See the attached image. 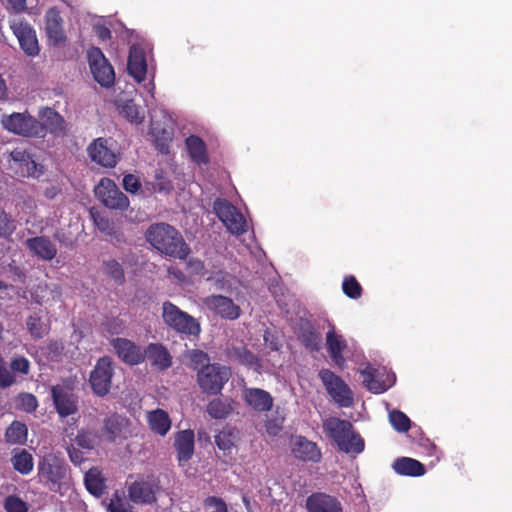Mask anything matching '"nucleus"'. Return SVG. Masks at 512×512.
<instances>
[{"mask_svg":"<svg viewBox=\"0 0 512 512\" xmlns=\"http://www.w3.org/2000/svg\"><path fill=\"white\" fill-rule=\"evenodd\" d=\"M123 420L118 415H112L104 421V433L110 442H114L122 433Z\"/></svg>","mask_w":512,"mask_h":512,"instance_id":"c03bdc74","label":"nucleus"},{"mask_svg":"<svg viewBox=\"0 0 512 512\" xmlns=\"http://www.w3.org/2000/svg\"><path fill=\"white\" fill-rule=\"evenodd\" d=\"M38 476L41 482L53 489L65 478L66 466L56 456L46 455L38 463Z\"/></svg>","mask_w":512,"mask_h":512,"instance_id":"f8f14e48","label":"nucleus"},{"mask_svg":"<svg viewBox=\"0 0 512 512\" xmlns=\"http://www.w3.org/2000/svg\"><path fill=\"white\" fill-rule=\"evenodd\" d=\"M194 432L190 429L176 433L174 446L180 466H184L192 458L195 447Z\"/></svg>","mask_w":512,"mask_h":512,"instance_id":"4be33fe9","label":"nucleus"},{"mask_svg":"<svg viewBox=\"0 0 512 512\" xmlns=\"http://www.w3.org/2000/svg\"><path fill=\"white\" fill-rule=\"evenodd\" d=\"M393 469L399 475L411 477L423 476L426 472L425 466L420 461L409 457L396 459L393 463Z\"/></svg>","mask_w":512,"mask_h":512,"instance_id":"7c9ffc66","label":"nucleus"},{"mask_svg":"<svg viewBox=\"0 0 512 512\" xmlns=\"http://www.w3.org/2000/svg\"><path fill=\"white\" fill-rule=\"evenodd\" d=\"M97 35L101 40L105 41L111 38V31L105 26H100L97 28Z\"/></svg>","mask_w":512,"mask_h":512,"instance_id":"338daca9","label":"nucleus"},{"mask_svg":"<svg viewBox=\"0 0 512 512\" xmlns=\"http://www.w3.org/2000/svg\"><path fill=\"white\" fill-rule=\"evenodd\" d=\"M305 508L308 512H343L340 499L325 492H313L306 498Z\"/></svg>","mask_w":512,"mask_h":512,"instance_id":"2eb2a0df","label":"nucleus"},{"mask_svg":"<svg viewBox=\"0 0 512 512\" xmlns=\"http://www.w3.org/2000/svg\"><path fill=\"white\" fill-rule=\"evenodd\" d=\"M113 373L112 359L108 356L99 358L89 377L92 391L97 396L103 397L109 393Z\"/></svg>","mask_w":512,"mask_h":512,"instance_id":"9b49d317","label":"nucleus"},{"mask_svg":"<svg viewBox=\"0 0 512 512\" xmlns=\"http://www.w3.org/2000/svg\"><path fill=\"white\" fill-rule=\"evenodd\" d=\"M115 353L124 363L128 365H137L145 360L140 346L126 338H114L110 341Z\"/></svg>","mask_w":512,"mask_h":512,"instance_id":"dca6fc26","label":"nucleus"},{"mask_svg":"<svg viewBox=\"0 0 512 512\" xmlns=\"http://www.w3.org/2000/svg\"><path fill=\"white\" fill-rule=\"evenodd\" d=\"M87 58L95 81L102 87L109 88L113 86L115 82V72L102 50L98 47L89 48Z\"/></svg>","mask_w":512,"mask_h":512,"instance_id":"1a4fd4ad","label":"nucleus"},{"mask_svg":"<svg viewBox=\"0 0 512 512\" xmlns=\"http://www.w3.org/2000/svg\"><path fill=\"white\" fill-rule=\"evenodd\" d=\"M101 328L106 335H119L125 329V323L119 317H105L101 322Z\"/></svg>","mask_w":512,"mask_h":512,"instance_id":"8fccbe9b","label":"nucleus"},{"mask_svg":"<svg viewBox=\"0 0 512 512\" xmlns=\"http://www.w3.org/2000/svg\"><path fill=\"white\" fill-rule=\"evenodd\" d=\"M15 172L22 177H39L43 173L42 166L36 163L33 155L26 149L16 147L10 152Z\"/></svg>","mask_w":512,"mask_h":512,"instance_id":"ddd939ff","label":"nucleus"},{"mask_svg":"<svg viewBox=\"0 0 512 512\" xmlns=\"http://www.w3.org/2000/svg\"><path fill=\"white\" fill-rule=\"evenodd\" d=\"M30 367L29 360L24 356H16L10 362V369L13 373L27 375L30 372Z\"/></svg>","mask_w":512,"mask_h":512,"instance_id":"bf43d9fd","label":"nucleus"},{"mask_svg":"<svg viewBox=\"0 0 512 512\" xmlns=\"http://www.w3.org/2000/svg\"><path fill=\"white\" fill-rule=\"evenodd\" d=\"M94 192L98 200L109 209L124 211L129 207L128 197L109 178H102Z\"/></svg>","mask_w":512,"mask_h":512,"instance_id":"9d476101","label":"nucleus"},{"mask_svg":"<svg viewBox=\"0 0 512 512\" xmlns=\"http://www.w3.org/2000/svg\"><path fill=\"white\" fill-rule=\"evenodd\" d=\"M298 338L306 349L318 351L321 345V334L316 330L309 320H301L298 328Z\"/></svg>","mask_w":512,"mask_h":512,"instance_id":"c85d7f7f","label":"nucleus"},{"mask_svg":"<svg viewBox=\"0 0 512 512\" xmlns=\"http://www.w3.org/2000/svg\"><path fill=\"white\" fill-rule=\"evenodd\" d=\"M186 146L190 158L198 165L209 163V156L205 142L196 135H191L186 139Z\"/></svg>","mask_w":512,"mask_h":512,"instance_id":"72a5a7b5","label":"nucleus"},{"mask_svg":"<svg viewBox=\"0 0 512 512\" xmlns=\"http://www.w3.org/2000/svg\"><path fill=\"white\" fill-rule=\"evenodd\" d=\"M236 402L231 397H217L210 400L206 412L213 419H226L235 409Z\"/></svg>","mask_w":512,"mask_h":512,"instance_id":"c756f323","label":"nucleus"},{"mask_svg":"<svg viewBox=\"0 0 512 512\" xmlns=\"http://www.w3.org/2000/svg\"><path fill=\"white\" fill-rule=\"evenodd\" d=\"M51 395L55 409L61 417L70 416L77 411V404L72 394L61 385L53 386Z\"/></svg>","mask_w":512,"mask_h":512,"instance_id":"393cba45","label":"nucleus"},{"mask_svg":"<svg viewBox=\"0 0 512 512\" xmlns=\"http://www.w3.org/2000/svg\"><path fill=\"white\" fill-rule=\"evenodd\" d=\"M319 378L327 393L341 407H350L354 401V395L345 381L329 369H321Z\"/></svg>","mask_w":512,"mask_h":512,"instance_id":"6e6552de","label":"nucleus"},{"mask_svg":"<svg viewBox=\"0 0 512 512\" xmlns=\"http://www.w3.org/2000/svg\"><path fill=\"white\" fill-rule=\"evenodd\" d=\"M162 319L169 328L179 334L198 337L201 332V326L197 319L170 301H165L162 304Z\"/></svg>","mask_w":512,"mask_h":512,"instance_id":"7ed1b4c3","label":"nucleus"},{"mask_svg":"<svg viewBox=\"0 0 512 512\" xmlns=\"http://www.w3.org/2000/svg\"><path fill=\"white\" fill-rule=\"evenodd\" d=\"M15 402L17 408L26 413H33L38 408V400L36 396L31 393H19L16 397Z\"/></svg>","mask_w":512,"mask_h":512,"instance_id":"49530a36","label":"nucleus"},{"mask_svg":"<svg viewBox=\"0 0 512 512\" xmlns=\"http://www.w3.org/2000/svg\"><path fill=\"white\" fill-rule=\"evenodd\" d=\"M389 421L392 427L398 432H407L411 427L409 417L400 410H393L389 413Z\"/></svg>","mask_w":512,"mask_h":512,"instance_id":"09e8293b","label":"nucleus"},{"mask_svg":"<svg viewBox=\"0 0 512 512\" xmlns=\"http://www.w3.org/2000/svg\"><path fill=\"white\" fill-rule=\"evenodd\" d=\"M127 70L134 80L141 83L147 74V60L144 49L139 45H132L129 50Z\"/></svg>","mask_w":512,"mask_h":512,"instance_id":"412c9836","label":"nucleus"},{"mask_svg":"<svg viewBox=\"0 0 512 512\" xmlns=\"http://www.w3.org/2000/svg\"><path fill=\"white\" fill-rule=\"evenodd\" d=\"M26 247L39 259L50 261L57 254L56 245L45 236H37L26 240Z\"/></svg>","mask_w":512,"mask_h":512,"instance_id":"bb28decb","label":"nucleus"},{"mask_svg":"<svg viewBox=\"0 0 512 512\" xmlns=\"http://www.w3.org/2000/svg\"><path fill=\"white\" fill-rule=\"evenodd\" d=\"M41 117L43 122H41L45 126V132L47 130L52 134L59 135L63 133L65 130V121L63 117L52 108H45L41 113Z\"/></svg>","mask_w":512,"mask_h":512,"instance_id":"c9c22d12","label":"nucleus"},{"mask_svg":"<svg viewBox=\"0 0 512 512\" xmlns=\"http://www.w3.org/2000/svg\"><path fill=\"white\" fill-rule=\"evenodd\" d=\"M87 153L92 162L106 168H113L117 164L116 154L108 147V140L99 137L87 147Z\"/></svg>","mask_w":512,"mask_h":512,"instance_id":"a211bd4d","label":"nucleus"},{"mask_svg":"<svg viewBox=\"0 0 512 512\" xmlns=\"http://www.w3.org/2000/svg\"><path fill=\"white\" fill-rule=\"evenodd\" d=\"M26 326L34 339H40L45 334L44 323L38 314L29 315L26 318Z\"/></svg>","mask_w":512,"mask_h":512,"instance_id":"3c124183","label":"nucleus"},{"mask_svg":"<svg viewBox=\"0 0 512 512\" xmlns=\"http://www.w3.org/2000/svg\"><path fill=\"white\" fill-rule=\"evenodd\" d=\"M242 399L247 407L257 413L269 412L274 404L272 395L261 388L244 387Z\"/></svg>","mask_w":512,"mask_h":512,"instance_id":"f3484780","label":"nucleus"},{"mask_svg":"<svg viewBox=\"0 0 512 512\" xmlns=\"http://www.w3.org/2000/svg\"><path fill=\"white\" fill-rule=\"evenodd\" d=\"M153 367L160 371L167 370L172 365V356L161 343H149L143 351Z\"/></svg>","mask_w":512,"mask_h":512,"instance_id":"a878e982","label":"nucleus"},{"mask_svg":"<svg viewBox=\"0 0 512 512\" xmlns=\"http://www.w3.org/2000/svg\"><path fill=\"white\" fill-rule=\"evenodd\" d=\"M120 113L129 122L135 123V124L142 123L145 118L144 112L140 109V107L133 100H127L121 106Z\"/></svg>","mask_w":512,"mask_h":512,"instance_id":"79ce46f5","label":"nucleus"},{"mask_svg":"<svg viewBox=\"0 0 512 512\" xmlns=\"http://www.w3.org/2000/svg\"><path fill=\"white\" fill-rule=\"evenodd\" d=\"M206 505L215 508V510L211 512H228L225 501L218 497H208L206 499Z\"/></svg>","mask_w":512,"mask_h":512,"instance_id":"0e129e2a","label":"nucleus"},{"mask_svg":"<svg viewBox=\"0 0 512 512\" xmlns=\"http://www.w3.org/2000/svg\"><path fill=\"white\" fill-rule=\"evenodd\" d=\"M107 512H132V506L125 499L123 491L116 490L106 503Z\"/></svg>","mask_w":512,"mask_h":512,"instance_id":"a19ab883","label":"nucleus"},{"mask_svg":"<svg viewBox=\"0 0 512 512\" xmlns=\"http://www.w3.org/2000/svg\"><path fill=\"white\" fill-rule=\"evenodd\" d=\"M147 422L151 431L160 436H165L171 428L170 417L163 409L148 412Z\"/></svg>","mask_w":512,"mask_h":512,"instance_id":"2f4dec72","label":"nucleus"},{"mask_svg":"<svg viewBox=\"0 0 512 512\" xmlns=\"http://www.w3.org/2000/svg\"><path fill=\"white\" fill-rule=\"evenodd\" d=\"M237 440L238 431L236 428L230 426H225L214 436L216 446L225 456L230 455L232 450L236 448Z\"/></svg>","mask_w":512,"mask_h":512,"instance_id":"473e14b6","label":"nucleus"},{"mask_svg":"<svg viewBox=\"0 0 512 512\" xmlns=\"http://www.w3.org/2000/svg\"><path fill=\"white\" fill-rule=\"evenodd\" d=\"M6 443L10 445H23L27 441V426L20 421L14 420L7 428L4 434Z\"/></svg>","mask_w":512,"mask_h":512,"instance_id":"e433bc0d","label":"nucleus"},{"mask_svg":"<svg viewBox=\"0 0 512 512\" xmlns=\"http://www.w3.org/2000/svg\"><path fill=\"white\" fill-rule=\"evenodd\" d=\"M326 342L329 356L334 364L340 369L345 368L346 360L343 356V351L347 347L346 341L343 340L341 336L337 335L334 328H332L327 333Z\"/></svg>","mask_w":512,"mask_h":512,"instance_id":"cd10ccee","label":"nucleus"},{"mask_svg":"<svg viewBox=\"0 0 512 512\" xmlns=\"http://www.w3.org/2000/svg\"><path fill=\"white\" fill-rule=\"evenodd\" d=\"M91 218L97 229L109 237V240L113 244L126 243V237L119 225H117L112 219L104 216L98 211H91Z\"/></svg>","mask_w":512,"mask_h":512,"instance_id":"aec40b11","label":"nucleus"},{"mask_svg":"<svg viewBox=\"0 0 512 512\" xmlns=\"http://www.w3.org/2000/svg\"><path fill=\"white\" fill-rule=\"evenodd\" d=\"M160 480L153 476L139 477L127 487L128 498L134 504L150 505L157 502Z\"/></svg>","mask_w":512,"mask_h":512,"instance_id":"423d86ee","label":"nucleus"},{"mask_svg":"<svg viewBox=\"0 0 512 512\" xmlns=\"http://www.w3.org/2000/svg\"><path fill=\"white\" fill-rule=\"evenodd\" d=\"M362 383L364 387L372 393H383L388 389V386L376 378L377 370L371 365L366 366L361 370Z\"/></svg>","mask_w":512,"mask_h":512,"instance_id":"58836bf2","label":"nucleus"},{"mask_svg":"<svg viewBox=\"0 0 512 512\" xmlns=\"http://www.w3.org/2000/svg\"><path fill=\"white\" fill-rule=\"evenodd\" d=\"M187 357L190 367L194 370L198 371L201 367H205V365H211L209 355L200 349L190 350Z\"/></svg>","mask_w":512,"mask_h":512,"instance_id":"603ef678","label":"nucleus"},{"mask_svg":"<svg viewBox=\"0 0 512 512\" xmlns=\"http://www.w3.org/2000/svg\"><path fill=\"white\" fill-rule=\"evenodd\" d=\"M205 304L222 318L236 319L240 315V308L232 299L222 295H212L206 298Z\"/></svg>","mask_w":512,"mask_h":512,"instance_id":"b1692460","label":"nucleus"},{"mask_svg":"<svg viewBox=\"0 0 512 512\" xmlns=\"http://www.w3.org/2000/svg\"><path fill=\"white\" fill-rule=\"evenodd\" d=\"M152 132L155 136V145L158 151L167 154L169 152V144L172 141V134L165 129L161 131L153 129Z\"/></svg>","mask_w":512,"mask_h":512,"instance_id":"5fc2aeb1","label":"nucleus"},{"mask_svg":"<svg viewBox=\"0 0 512 512\" xmlns=\"http://www.w3.org/2000/svg\"><path fill=\"white\" fill-rule=\"evenodd\" d=\"M63 18L57 8H50L45 15V31L50 44L59 46L65 43L66 35Z\"/></svg>","mask_w":512,"mask_h":512,"instance_id":"6ab92c4d","label":"nucleus"},{"mask_svg":"<svg viewBox=\"0 0 512 512\" xmlns=\"http://www.w3.org/2000/svg\"><path fill=\"white\" fill-rule=\"evenodd\" d=\"M86 489L96 497L102 496L106 489L105 478L97 467L90 468L84 476Z\"/></svg>","mask_w":512,"mask_h":512,"instance_id":"f704fd0d","label":"nucleus"},{"mask_svg":"<svg viewBox=\"0 0 512 512\" xmlns=\"http://www.w3.org/2000/svg\"><path fill=\"white\" fill-rule=\"evenodd\" d=\"M16 382V378L13 375L4 361V359L0 356V388L6 389L12 386Z\"/></svg>","mask_w":512,"mask_h":512,"instance_id":"13d9d810","label":"nucleus"},{"mask_svg":"<svg viewBox=\"0 0 512 512\" xmlns=\"http://www.w3.org/2000/svg\"><path fill=\"white\" fill-rule=\"evenodd\" d=\"M14 35L17 37L21 49L28 56L39 54L40 48L35 30L23 20H13L10 25Z\"/></svg>","mask_w":512,"mask_h":512,"instance_id":"4468645a","label":"nucleus"},{"mask_svg":"<svg viewBox=\"0 0 512 512\" xmlns=\"http://www.w3.org/2000/svg\"><path fill=\"white\" fill-rule=\"evenodd\" d=\"M213 210L231 234L240 236L247 232L248 225L243 214L226 199L217 198Z\"/></svg>","mask_w":512,"mask_h":512,"instance_id":"0eeeda50","label":"nucleus"},{"mask_svg":"<svg viewBox=\"0 0 512 512\" xmlns=\"http://www.w3.org/2000/svg\"><path fill=\"white\" fill-rule=\"evenodd\" d=\"M145 238L153 248L169 257L184 260L191 252L180 232L164 222L151 224Z\"/></svg>","mask_w":512,"mask_h":512,"instance_id":"f257e3e1","label":"nucleus"},{"mask_svg":"<svg viewBox=\"0 0 512 512\" xmlns=\"http://www.w3.org/2000/svg\"><path fill=\"white\" fill-rule=\"evenodd\" d=\"M16 11H24L26 9V0H7Z\"/></svg>","mask_w":512,"mask_h":512,"instance_id":"774afa93","label":"nucleus"},{"mask_svg":"<svg viewBox=\"0 0 512 512\" xmlns=\"http://www.w3.org/2000/svg\"><path fill=\"white\" fill-rule=\"evenodd\" d=\"M64 344L58 340H50L43 348L46 358L51 362H58L61 360L64 352Z\"/></svg>","mask_w":512,"mask_h":512,"instance_id":"864d4df0","label":"nucleus"},{"mask_svg":"<svg viewBox=\"0 0 512 512\" xmlns=\"http://www.w3.org/2000/svg\"><path fill=\"white\" fill-rule=\"evenodd\" d=\"M66 450L71 462H73L74 464H81L82 462H84L85 457L83 452L74 444H70L69 446H67Z\"/></svg>","mask_w":512,"mask_h":512,"instance_id":"e2e57ef3","label":"nucleus"},{"mask_svg":"<svg viewBox=\"0 0 512 512\" xmlns=\"http://www.w3.org/2000/svg\"><path fill=\"white\" fill-rule=\"evenodd\" d=\"M11 463L14 470L22 475H28L34 467L33 457L26 449H15Z\"/></svg>","mask_w":512,"mask_h":512,"instance_id":"4c0bfd02","label":"nucleus"},{"mask_svg":"<svg viewBox=\"0 0 512 512\" xmlns=\"http://www.w3.org/2000/svg\"><path fill=\"white\" fill-rule=\"evenodd\" d=\"M123 187L127 192L135 194L140 190L141 183L135 175L127 174L123 178Z\"/></svg>","mask_w":512,"mask_h":512,"instance_id":"680f3d73","label":"nucleus"},{"mask_svg":"<svg viewBox=\"0 0 512 512\" xmlns=\"http://www.w3.org/2000/svg\"><path fill=\"white\" fill-rule=\"evenodd\" d=\"M2 124L9 132L24 137L45 136V126L28 112H14L11 115L4 116Z\"/></svg>","mask_w":512,"mask_h":512,"instance_id":"39448f33","label":"nucleus"},{"mask_svg":"<svg viewBox=\"0 0 512 512\" xmlns=\"http://www.w3.org/2000/svg\"><path fill=\"white\" fill-rule=\"evenodd\" d=\"M323 429L336 443L340 451L353 455H358L364 451V439L355 431L350 421L329 417L323 422Z\"/></svg>","mask_w":512,"mask_h":512,"instance_id":"f03ea898","label":"nucleus"},{"mask_svg":"<svg viewBox=\"0 0 512 512\" xmlns=\"http://www.w3.org/2000/svg\"><path fill=\"white\" fill-rule=\"evenodd\" d=\"M187 270L192 276H204L206 274L205 264L199 258H190L187 261Z\"/></svg>","mask_w":512,"mask_h":512,"instance_id":"052dcab7","label":"nucleus"},{"mask_svg":"<svg viewBox=\"0 0 512 512\" xmlns=\"http://www.w3.org/2000/svg\"><path fill=\"white\" fill-rule=\"evenodd\" d=\"M4 508L6 512H28L27 503L16 495H9L5 498Z\"/></svg>","mask_w":512,"mask_h":512,"instance_id":"4d7b16f0","label":"nucleus"},{"mask_svg":"<svg viewBox=\"0 0 512 512\" xmlns=\"http://www.w3.org/2000/svg\"><path fill=\"white\" fill-rule=\"evenodd\" d=\"M231 377L229 367L219 363L205 365L197 372V383L202 392L208 395H218Z\"/></svg>","mask_w":512,"mask_h":512,"instance_id":"20e7f679","label":"nucleus"},{"mask_svg":"<svg viewBox=\"0 0 512 512\" xmlns=\"http://www.w3.org/2000/svg\"><path fill=\"white\" fill-rule=\"evenodd\" d=\"M294 456L303 462L318 463L322 454L320 448L315 442L308 440L304 436H298L292 446Z\"/></svg>","mask_w":512,"mask_h":512,"instance_id":"5701e85b","label":"nucleus"},{"mask_svg":"<svg viewBox=\"0 0 512 512\" xmlns=\"http://www.w3.org/2000/svg\"><path fill=\"white\" fill-rule=\"evenodd\" d=\"M233 357L241 365L250 368L260 367V361L258 357L245 347L234 348Z\"/></svg>","mask_w":512,"mask_h":512,"instance_id":"37998d69","label":"nucleus"},{"mask_svg":"<svg viewBox=\"0 0 512 512\" xmlns=\"http://www.w3.org/2000/svg\"><path fill=\"white\" fill-rule=\"evenodd\" d=\"M100 435L97 431L81 429L75 436L74 443L85 450H93L99 445Z\"/></svg>","mask_w":512,"mask_h":512,"instance_id":"ea45409f","label":"nucleus"},{"mask_svg":"<svg viewBox=\"0 0 512 512\" xmlns=\"http://www.w3.org/2000/svg\"><path fill=\"white\" fill-rule=\"evenodd\" d=\"M104 273L112 278L116 283L122 284L125 280L124 270L122 265L115 259L104 261Z\"/></svg>","mask_w":512,"mask_h":512,"instance_id":"de8ad7c7","label":"nucleus"},{"mask_svg":"<svg viewBox=\"0 0 512 512\" xmlns=\"http://www.w3.org/2000/svg\"><path fill=\"white\" fill-rule=\"evenodd\" d=\"M59 192V188H57L56 186H50L44 190V196L45 198L52 200L59 194Z\"/></svg>","mask_w":512,"mask_h":512,"instance_id":"69168bd1","label":"nucleus"},{"mask_svg":"<svg viewBox=\"0 0 512 512\" xmlns=\"http://www.w3.org/2000/svg\"><path fill=\"white\" fill-rule=\"evenodd\" d=\"M343 293L351 299H359L362 296L363 288L355 276H345L342 283Z\"/></svg>","mask_w":512,"mask_h":512,"instance_id":"a18cd8bd","label":"nucleus"},{"mask_svg":"<svg viewBox=\"0 0 512 512\" xmlns=\"http://www.w3.org/2000/svg\"><path fill=\"white\" fill-rule=\"evenodd\" d=\"M15 228L14 220L11 215L0 208V238L11 236Z\"/></svg>","mask_w":512,"mask_h":512,"instance_id":"6e6d98bb","label":"nucleus"}]
</instances>
